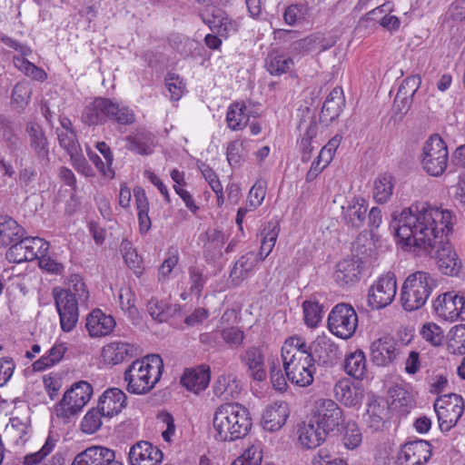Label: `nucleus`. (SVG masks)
<instances>
[{"mask_svg":"<svg viewBox=\"0 0 465 465\" xmlns=\"http://www.w3.org/2000/svg\"><path fill=\"white\" fill-rule=\"evenodd\" d=\"M362 270L360 258H345L337 262L332 277L340 287H351L360 281Z\"/></svg>","mask_w":465,"mask_h":465,"instance_id":"18","label":"nucleus"},{"mask_svg":"<svg viewBox=\"0 0 465 465\" xmlns=\"http://www.w3.org/2000/svg\"><path fill=\"white\" fill-rule=\"evenodd\" d=\"M49 250V242L40 237L21 238L17 244L13 245L7 255L11 258L15 255L14 262H22L24 261L39 260Z\"/></svg>","mask_w":465,"mask_h":465,"instance_id":"15","label":"nucleus"},{"mask_svg":"<svg viewBox=\"0 0 465 465\" xmlns=\"http://www.w3.org/2000/svg\"><path fill=\"white\" fill-rule=\"evenodd\" d=\"M293 66V60L284 54L272 53L266 58V67L272 75H281Z\"/></svg>","mask_w":465,"mask_h":465,"instance_id":"48","label":"nucleus"},{"mask_svg":"<svg viewBox=\"0 0 465 465\" xmlns=\"http://www.w3.org/2000/svg\"><path fill=\"white\" fill-rule=\"evenodd\" d=\"M163 371V361L158 354L134 361L124 372L126 391L135 395L148 393L159 382Z\"/></svg>","mask_w":465,"mask_h":465,"instance_id":"4","label":"nucleus"},{"mask_svg":"<svg viewBox=\"0 0 465 465\" xmlns=\"http://www.w3.org/2000/svg\"><path fill=\"white\" fill-rule=\"evenodd\" d=\"M239 388L236 377L233 374H223L217 379L213 391L218 396H223L228 399L233 397Z\"/></svg>","mask_w":465,"mask_h":465,"instance_id":"55","label":"nucleus"},{"mask_svg":"<svg viewBox=\"0 0 465 465\" xmlns=\"http://www.w3.org/2000/svg\"><path fill=\"white\" fill-rule=\"evenodd\" d=\"M301 131L300 137L297 139L296 145L302 154V161L308 162L311 159L312 153L314 150L313 140L318 134V124L312 120L308 124L301 122L299 124Z\"/></svg>","mask_w":465,"mask_h":465,"instance_id":"32","label":"nucleus"},{"mask_svg":"<svg viewBox=\"0 0 465 465\" xmlns=\"http://www.w3.org/2000/svg\"><path fill=\"white\" fill-rule=\"evenodd\" d=\"M260 261V257L253 252H249L242 255L232 268L229 281L233 285L240 284L253 272Z\"/></svg>","mask_w":465,"mask_h":465,"instance_id":"29","label":"nucleus"},{"mask_svg":"<svg viewBox=\"0 0 465 465\" xmlns=\"http://www.w3.org/2000/svg\"><path fill=\"white\" fill-rule=\"evenodd\" d=\"M436 287L437 280L429 272L416 271L410 273L401 287L400 300L402 308L406 312L422 308Z\"/></svg>","mask_w":465,"mask_h":465,"instance_id":"5","label":"nucleus"},{"mask_svg":"<svg viewBox=\"0 0 465 465\" xmlns=\"http://www.w3.org/2000/svg\"><path fill=\"white\" fill-rule=\"evenodd\" d=\"M67 350L65 342L56 341L48 351L33 362V371L41 372L57 365L63 361Z\"/></svg>","mask_w":465,"mask_h":465,"instance_id":"31","label":"nucleus"},{"mask_svg":"<svg viewBox=\"0 0 465 465\" xmlns=\"http://www.w3.org/2000/svg\"><path fill=\"white\" fill-rule=\"evenodd\" d=\"M397 293V280L393 272L381 274L371 285L368 293L370 305L373 309H382L390 305Z\"/></svg>","mask_w":465,"mask_h":465,"instance_id":"11","label":"nucleus"},{"mask_svg":"<svg viewBox=\"0 0 465 465\" xmlns=\"http://www.w3.org/2000/svg\"><path fill=\"white\" fill-rule=\"evenodd\" d=\"M396 222L395 240L401 250L430 254L437 249L438 269L445 275L459 274L461 261L448 240L455 223L451 211L429 203H413L401 211Z\"/></svg>","mask_w":465,"mask_h":465,"instance_id":"1","label":"nucleus"},{"mask_svg":"<svg viewBox=\"0 0 465 465\" xmlns=\"http://www.w3.org/2000/svg\"><path fill=\"white\" fill-rule=\"evenodd\" d=\"M302 309L306 325L316 327L322 318V306L318 302L305 301Z\"/></svg>","mask_w":465,"mask_h":465,"instance_id":"58","label":"nucleus"},{"mask_svg":"<svg viewBox=\"0 0 465 465\" xmlns=\"http://www.w3.org/2000/svg\"><path fill=\"white\" fill-rule=\"evenodd\" d=\"M114 99L106 97H96L92 103L85 106L82 120L88 125L104 124L109 122L112 115Z\"/></svg>","mask_w":465,"mask_h":465,"instance_id":"20","label":"nucleus"},{"mask_svg":"<svg viewBox=\"0 0 465 465\" xmlns=\"http://www.w3.org/2000/svg\"><path fill=\"white\" fill-rule=\"evenodd\" d=\"M333 392L337 401L349 407L358 405L363 397V389L360 382L349 378L340 379L334 385Z\"/></svg>","mask_w":465,"mask_h":465,"instance_id":"23","label":"nucleus"},{"mask_svg":"<svg viewBox=\"0 0 465 465\" xmlns=\"http://www.w3.org/2000/svg\"><path fill=\"white\" fill-rule=\"evenodd\" d=\"M311 465H349V461L346 458L335 455L332 450L322 447L312 455Z\"/></svg>","mask_w":465,"mask_h":465,"instance_id":"51","label":"nucleus"},{"mask_svg":"<svg viewBox=\"0 0 465 465\" xmlns=\"http://www.w3.org/2000/svg\"><path fill=\"white\" fill-rule=\"evenodd\" d=\"M134 195L137 209L140 232L142 233H145L150 230L152 225L151 218L149 217V201L145 191L141 187L134 188Z\"/></svg>","mask_w":465,"mask_h":465,"instance_id":"41","label":"nucleus"},{"mask_svg":"<svg viewBox=\"0 0 465 465\" xmlns=\"http://www.w3.org/2000/svg\"><path fill=\"white\" fill-rule=\"evenodd\" d=\"M169 307L157 299H151L147 304V311L152 318L159 322H166L169 317Z\"/></svg>","mask_w":465,"mask_h":465,"instance_id":"64","label":"nucleus"},{"mask_svg":"<svg viewBox=\"0 0 465 465\" xmlns=\"http://www.w3.org/2000/svg\"><path fill=\"white\" fill-rule=\"evenodd\" d=\"M437 316L446 322L465 321V296L455 292H447L439 295L433 302Z\"/></svg>","mask_w":465,"mask_h":465,"instance_id":"12","label":"nucleus"},{"mask_svg":"<svg viewBox=\"0 0 465 465\" xmlns=\"http://www.w3.org/2000/svg\"><path fill=\"white\" fill-rule=\"evenodd\" d=\"M280 232L278 224L269 223L262 232L261 247L258 256L263 261L273 250Z\"/></svg>","mask_w":465,"mask_h":465,"instance_id":"46","label":"nucleus"},{"mask_svg":"<svg viewBox=\"0 0 465 465\" xmlns=\"http://www.w3.org/2000/svg\"><path fill=\"white\" fill-rule=\"evenodd\" d=\"M226 12L215 6H208L201 14V17L212 31H216L226 16Z\"/></svg>","mask_w":465,"mask_h":465,"instance_id":"59","label":"nucleus"},{"mask_svg":"<svg viewBox=\"0 0 465 465\" xmlns=\"http://www.w3.org/2000/svg\"><path fill=\"white\" fill-rule=\"evenodd\" d=\"M395 179L390 173H380L373 182L372 196L376 203H388L394 190Z\"/></svg>","mask_w":465,"mask_h":465,"instance_id":"38","label":"nucleus"},{"mask_svg":"<svg viewBox=\"0 0 465 465\" xmlns=\"http://www.w3.org/2000/svg\"><path fill=\"white\" fill-rule=\"evenodd\" d=\"M55 446L54 440L48 437L43 447L36 452L26 454L23 460V465H37L49 455Z\"/></svg>","mask_w":465,"mask_h":465,"instance_id":"62","label":"nucleus"},{"mask_svg":"<svg viewBox=\"0 0 465 465\" xmlns=\"http://www.w3.org/2000/svg\"><path fill=\"white\" fill-rule=\"evenodd\" d=\"M327 433L312 421L303 422L298 429V440L303 449H314L324 442Z\"/></svg>","mask_w":465,"mask_h":465,"instance_id":"33","label":"nucleus"},{"mask_svg":"<svg viewBox=\"0 0 465 465\" xmlns=\"http://www.w3.org/2000/svg\"><path fill=\"white\" fill-rule=\"evenodd\" d=\"M128 455L131 465H160L163 460V451L146 440L133 445Z\"/></svg>","mask_w":465,"mask_h":465,"instance_id":"19","label":"nucleus"},{"mask_svg":"<svg viewBox=\"0 0 465 465\" xmlns=\"http://www.w3.org/2000/svg\"><path fill=\"white\" fill-rule=\"evenodd\" d=\"M92 394L93 387L87 381H81L74 383L55 405L56 416L64 420L74 417L87 404Z\"/></svg>","mask_w":465,"mask_h":465,"instance_id":"7","label":"nucleus"},{"mask_svg":"<svg viewBox=\"0 0 465 465\" xmlns=\"http://www.w3.org/2000/svg\"><path fill=\"white\" fill-rule=\"evenodd\" d=\"M26 133L29 135L30 145L39 155L48 153L47 139L45 133L37 123L30 122L26 125Z\"/></svg>","mask_w":465,"mask_h":465,"instance_id":"45","label":"nucleus"},{"mask_svg":"<svg viewBox=\"0 0 465 465\" xmlns=\"http://www.w3.org/2000/svg\"><path fill=\"white\" fill-rule=\"evenodd\" d=\"M282 360L288 381L299 387L313 382L315 361L310 348L300 336H291L282 346Z\"/></svg>","mask_w":465,"mask_h":465,"instance_id":"2","label":"nucleus"},{"mask_svg":"<svg viewBox=\"0 0 465 465\" xmlns=\"http://www.w3.org/2000/svg\"><path fill=\"white\" fill-rule=\"evenodd\" d=\"M127 397L118 388H109L100 396L97 407L102 411L104 418L112 419L118 415L126 406Z\"/></svg>","mask_w":465,"mask_h":465,"instance_id":"24","label":"nucleus"},{"mask_svg":"<svg viewBox=\"0 0 465 465\" xmlns=\"http://www.w3.org/2000/svg\"><path fill=\"white\" fill-rule=\"evenodd\" d=\"M290 415L287 402L277 401L269 404L263 411L262 424L264 430L277 431L283 427Z\"/></svg>","mask_w":465,"mask_h":465,"instance_id":"22","label":"nucleus"},{"mask_svg":"<svg viewBox=\"0 0 465 465\" xmlns=\"http://www.w3.org/2000/svg\"><path fill=\"white\" fill-rule=\"evenodd\" d=\"M136 121V114L134 110L121 102L114 100L112 115H110V123L116 124L117 125H132Z\"/></svg>","mask_w":465,"mask_h":465,"instance_id":"44","label":"nucleus"},{"mask_svg":"<svg viewBox=\"0 0 465 465\" xmlns=\"http://www.w3.org/2000/svg\"><path fill=\"white\" fill-rule=\"evenodd\" d=\"M249 120L250 114L244 102H234L229 105L225 117L229 129L242 131L247 126Z\"/></svg>","mask_w":465,"mask_h":465,"instance_id":"36","label":"nucleus"},{"mask_svg":"<svg viewBox=\"0 0 465 465\" xmlns=\"http://www.w3.org/2000/svg\"><path fill=\"white\" fill-rule=\"evenodd\" d=\"M432 456V445L425 440L407 441L397 453V465H425Z\"/></svg>","mask_w":465,"mask_h":465,"instance_id":"14","label":"nucleus"},{"mask_svg":"<svg viewBox=\"0 0 465 465\" xmlns=\"http://www.w3.org/2000/svg\"><path fill=\"white\" fill-rule=\"evenodd\" d=\"M266 181L260 179L255 182L249 192L247 200V204L251 207V210L256 209L262 203L266 195Z\"/></svg>","mask_w":465,"mask_h":465,"instance_id":"61","label":"nucleus"},{"mask_svg":"<svg viewBox=\"0 0 465 465\" xmlns=\"http://www.w3.org/2000/svg\"><path fill=\"white\" fill-rule=\"evenodd\" d=\"M32 89L26 82H18L12 90L11 103L19 109H24L30 102Z\"/></svg>","mask_w":465,"mask_h":465,"instance_id":"57","label":"nucleus"},{"mask_svg":"<svg viewBox=\"0 0 465 465\" xmlns=\"http://www.w3.org/2000/svg\"><path fill=\"white\" fill-rule=\"evenodd\" d=\"M116 322L112 315L104 313L101 309L93 310L86 318L85 327L93 338H101L110 335Z\"/></svg>","mask_w":465,"mask_h":465,"instance_id":"21","label":"nucleus"},{"mask_svg":"<svg viewBox=\"0 0 465 465\" xmlns=\"http://www.w3.org/2000/svg\"><path fill=\"white\" fill-rule=\"evenodd\" d=\"M421 79L419 75H411L405 78L401 84L394 99V106L400 112H407L412 98L420 88Z\"/></svg>","mask_w":465,"mask_h":465,"instance_id":"30","label":"nucleus"},{"mask_svg":"<svg viewBox=\"0 0 465 465\" xmlns=\"http://www.w3.org/2000/svg\"><path fill=\"white\" fill-rule=\"evenodd\" d=\"M365 353L358 349L346 355L344 361V371L346 373L357 380H361L366 372Z\"/></svg>","mask_w":465,"mask_h":465,"instance_id":"42","label":"nucleus"},{"mask_svg":"<svg viewBox=\"0 0 465 465\" xmlns=\"http://www.w3.org/2000/svg\"><path fill=\"white\" fill-rule=\"evenodd\" d=\"M342 136L341 134H335L328 143L321 149L318 158L324 162L325 165H330L333 160L337 149L341 145Z\"/></svg>","mask_w":465,"mask_h":465,"instance_id":"63","label":"nucleus"},{"mask_svg":"<svg viewBox=\"0 0 465 465\" xmlns=\"http://www.w3.org/2000/svg\"><path fill=\"white\" fill-rule=\"evenodd\" d=\"M420 337L432 346H440L444 339L443 330L435 322H425L420 329Z\"/></svg>","mask_w":465,"mask_h":465,"instance_id":"56","label":"nucleus"},{"mask_svg":"<svg viewBox=\"0 0 465 465\" xmlns=\"http://www.w3.org/2000/svg\"><path fill=\"white\" fill-rule=\"evenodd\" d=\"M24 235V229L9 216L0 217V245L11 247L17 244Z\"/></svg>","mask_w":465,"mask_h":465,"instance_id":"37","label":"nucleus"},{"mask_svg":"<svg viewBox=\"0 0 465 465\" xmlns=\"http://www.w3.org/2000/svg\"><path fill=\"white\" fill-rule=\"evenodd\" d=\"M399 354L397 341L389 335L374 340L370 346L371 361L376 366H390L397 360Z\"/></svg>","mask_w":465,"mask_h":465,"instance_id":"16","label":"nucleus"},{"mask_svg":"<svg viewBox=\"0 0 465 465\" xmlns=\"http://www.w3.org/2000/svg\"><path fill=\"white\" fill-rule=\"evenodd\" d=\"M312 417L315 423L327 434L344 422L342 410L331 399H318L314 404Z\"/></svg>","mask_w":465,"mask_h":465,"instance_id":"13","label":"nucleus"},{"mask_svg":"<svg viewBox=\"0 0 465 465\" xmlns=\"http://www.w3.org/2000/svg\"><path fill=\"white\" fill-rule=\"evenodd\" d=\"M104 415L102 411L96 408H91L81 420V430L85 434L95 433L103 425Z\"/></svg>","mask_w":465,"mask_h":465,"instance_id":"54","label":"nucleus"},{"mask_svg":"<svg viewBox=\"0 0 465 465\" xmlns=\"http://www.w3.org/2000/svg\"><path fill=\"white\" fill-rule=\"evenodd\" d=\"M203 254L206 258L221 257L226 242L224 233L216 228L207 230L202 236Z\"/></svg>","mask_w":465,"mask_h":465,"instance_id":"34","label":"nucleus"},{"mask_svg":"<svg viewBox=\"0 0 465 465\" xmlns=\"http://www.w3.org/2000/svg\"><path fill=\"white\" fill-rule=\"evenodd\" d=\"M358 314L354 308L347 303L336 304L328 316V330L331 334L342 340L351 339L358 328Z\"/></svg>","mask_w":465,"mask_h":465,"instance_id":"8","label":"nucleus"},{"mask_svg":"<svg viewBox=\"0 0 465 465\" xmlns=\"http://www.w3.org/2000/svg\"><path fill=\"white\" fill-rule=\"evenodd\" d=\"M25 57L26 56H14L13 63L15 67L35 81H45L47 78L45 71L28 61Z\"/></svg>","mask_w":465,"mask_h":465,"instance_id":"50","label":"nucleus"},{"mask_svg":"<svg viewBox=\"0 0 465 465\" xmlns=\"http://www.w3.org/2000/svg\"><path fill=\"white\" fill-rule=\"evenodd\" d=\"M262 458L263 452L262 445L252 444L234 460L242 463V465H262Z\"/></svg>","mask_w":465,"mask_h":465,"instance_id":"60","label":"nucleus"},{"mask_svg":"<svg viewBox=\"0 0 465 465\" xmlns=\"http://www.w3.org/2000/svg\"><path fill=\"white\" fill-rule=\"evenodd\" d=\"M126 149L140 154L149 155L153 153L155 146L154 137L149 133H139L134 135H129L125 138Z\"/></svg>","mask_w":465,"mask_h":465,"instance_id":"40","label":"nucleus"},{"mask_svg":"<svg viewBox=\"0 0 465 465\" xmlns=\"http://www.w3.org/2000/svg\"><path fill=\"white\" fill-rule=\"evenodd\" d=\"M241 361L251 372L253 380L262 381L267 377L265 354L262 346L249 347L241 356Z\"/></svg>","mask_w":465,"mask_h":465,"instance_id":"26","label":"nucleus"},{"mask_svg":"<svg viewBox=\"0 0 465 465\" xmlns=\"http://www.w3.org/2000/svg\"><path fill=\"white\" fill-rule=\"evenodd\" d=\"M120 253L124 264L140 278L144 272V262L143 257L138 253L131 241L123 239L120 243Z\"/></svg>","mask_w":465,"mask_h":465,"instance_id":"35","label":"nucleus"},{"mask_svg":"<svg viewBox=\"0 0 465 465\" xmlns=\"http://www.w3.org/2000/svg\"><path fill=\"white\" fill-rule=\"evenodd\" d=\"M464 408V399L459 394H446L437 399L434 403V411L440 430L447 432L454 428L462 416Z\"/></svg>","mask_w":465,"mask_h":465,"instance_id":"9","label":"nucleus"},{"mask_svg":"<svg viewBox=\"0 0 465 465\" xmlns=\"http://www.w3.org/2000/svg\"><path fill=\"white\" fill-rule=\"evenodd\" d=\"M64 283L66 287L63 288L68 290L72 295L75 296V300L80 302L81 305L87 304L90 292L84 278L80 274H70Z\"/></svg>","mask_w":465,"mask_h":465,"instance_id":"43","label":"nucleus"},{"mask_svg":"<svg viewBox=\"0 0 465 465\" xmlns=\"http://www.w3.org/2000/svg\"><path fill=\"white\" fill-rule=\"evenodd\" d=\"M135 351L132 343L114 341L102 347L100 361L104 365L113 367L134 358Z\"/></svg>","mask_w":465,"mask_h":465,"instance_id":"17","label":"nucleus"},{"mask_svg":"<svg viewBox=\"0 0 465 465\" xmlns=\"http://www.w3.org/2000/svg\"><path fill=\"white\" fill-rule=\"evenodd\" d=\"M252 420L250 411L236 402L221 404L213 417V434L217 441H234L250 432Z\"/></svg>","mask_w":465,"mask_h":465,"instance_id":"3","label":"nucleus"},{"mask_svg":"<svg viewBox=\"0 0 465 465\" xmlns=\"http://www.w3.org/2000/svg\"><path fill=\"white\" fill-rule=\"evenodd\" d=\"M25 57L26 56H14L13 63L15 67L35 81H45L47 78L45 71L28 61Z\"/></svg>","mask_w":465,"mask_h":465,"instance_id":"49","label":"nucleus"},{"mask_svg":"<svg viewBox=\"0 0 465 465\" xmlns=\"http://www.w3.org/2000/svg\"><path fill=\"white\" fill-rule=\"evenodd\" d=\"M115 458V452L106 447L92 446L78 453L71 465H103Z\"/></svg>","mask_w":465,"mask_h":465,"instance_id":"28","label":"nucleus"},{"mask_svg":"<svg viewBox=\"0 0 465 465\" xmlns=\"http://www.w3.org/2000/svg\"><path fill=\"white\" fill-rule=\"evenodd\" d=\"M188 275L189 293L200 297L207 281L204 268L199 265H192L188 269Z\"/></svg>","mask_w":465,"mask_h":465,"instance_id":"52","label":"nucleus"},{"mask_svg":"<svg viewBox=\"0 0 465 465\" xmlns=\"http://www.w3.org/2000/svg\"><path fill=\"white\" fill-rule=\"evenodd\" d=\"M54 305L59 316L61 330L64 332H71L79 320L80 302L75 300L68 290L63 287H54L52 291Z\"/></svg>","mask_w":465,"mask_h":465,"instance_id":"10","label":"nucleus"},{"mask_svg":"<svg viewBox=\"0 0 465 465\" xmlns=\"http://www.w3.org/2000/svg\"><path fill=\"white\" fill-rule=\"evenodd\" d=\"M449 335L447 342L448 351L451 354H465V325L454 326Z\"/></svg>","mask_w":465,"mask_h":465,"instance_id":"53","label":"nucleus"},{"mask_svg":"<svg viewBox=\"0 0 465 465\" xmlns=\"http://www.w3.org/2000/svg\"><path fill=\"white\" fill-rule=\"evenodd\" d=\"M310 8L307 4H291L283 11L282 17L286 25L295 26L306 21Z\"/></svg>","mask_w":465,"mask_h":465,"instance_id":"47","label":"nucleus"},{"mask_svg":"<svg viewBox=\"0 0 465 465\" xmlns=\"http://www.w3.org/2000/svg\"><path fill=\"white\" fill-rule=\"evenodd\" d=\"M345 105L343 90L340 86L334 87L327 95L323 103L322 113L330 121L338 118Z\"/></svg>","mask_w":465,"mask_h":465,"instance_id":"39","label":"nucleus"},{"mask_svg":"<svg viewBox=\"0 0 465 465\" xmlns=\"http://www.w3.org/2000/svg\"><path fill=\"white\" fill-rule=\"evenodd\" d=\"M368 207V201L361 196H354L347 201L346 205L341 208L345 224L351 228H361L366 220Z\"/></svg>","mask_w":465,"mask_h":465,"instance_id":"25","label":"nucleus"},{"mask_svg":"<svg viewBox=\"0 0 465 465\" xmlns=\"http://www.w3.org/2000/svg\"><path fill=\"white\" fill-rule=\"evenodd\" d=\"M211 380V371L208 365H200L186 369L181 378V383L194 393L204 391Z\"/></svg>","mask_w":465,"mask_h":465,"instance_id":"27","label":"nucleus"},{"mask_svg":"<svg viewBox=\"0 0 465 465\" xmlns=\"http://www.w3.org/2000/svg\"><path fill=\"white\" fill-rule=\"evenodd\" d=\"M449 161L448 147L438 134H431L422 148L421 165L430 176H440L446 170Z\"/></svg>","mask_w":465,"mask_h":465,"instance_id":"6","label":"nucleus"}]
</instances>
